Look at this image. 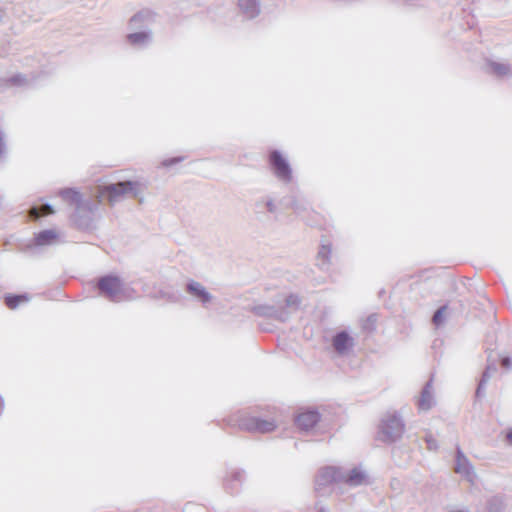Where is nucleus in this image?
Segmentation results:
<instances>
[{"mask_svg": "<svg viewBox=\"0 0 512 512\" xmlns=\"http://www.w3.org/2000/svg\"><path fill=\"white\" fill-rule=\"evenodd\" d=\"M59 195L65 202L74 206L72 222L81 230L92 229L101 203L100 199H83L81 193L74 188L61 189Z\"/></svg>", "mask_w": 512, "mask_h": 512, "instance_id": "f257e3e1", "label": "nucleus"}, {"mask_svg": "<svg viewBox=\"0 0 512 512\" xmlns=\"http://www.w3.org/2000/svg\"><path fill=\"white\" fill-rule=\"evenodd\" d=\"M405 429V424L396 412L385 414L378 426L377 439L385 444L398 441Z\"/></svg>", "mask_w": 512, "mask_h": 512, "instance_id": "f03ea898", "label": "nucleus"}, {"mask_svg": "<svg viewBox=\"0 0 512 512\" xmlns=\"http://www.w3.org/2000/svg\"><path fill=\"white\" fill-rule=\"evenodd\" d=\"M99 294L109 301L122 302L129 299L128 289L122 279L108 274L100 277L96 285Z\"/></svg>", "mask_w": 512, "mask_h": 512, "instance_id": "7ed1b4c3", "label": "nucleus"}, {"mask_svg": "<svg viewBox=\"0 0 512 512\" xmlns=\"http://www.w3.org/2000/svg\"><path fill=\"white\" fill-rule=\"evenodd\" d=\"M268 164L273 176L282 184L293 181V169L288 159L277 149L271 150L268 155Z\"/></svg>", "mask_w": 512, "mask_h": 512, "instance_id": "20e7f679", "label": "nucleus"}, {"mask_svg": "<svg viewBox=\"0 0 512 512\" xmlns=\"http://www.w3.org/2000/svg\"><path fill=\"white\" fill-rule=\"evenodd\" d=\"M142 193V185L138 181H119L104 187L103 194L109 202H117L122 196L130 194L137 198Z\"/></svg>", "mask_w": 512, "mask_h": 512, "instance_id": "39448f33", "label": "nucleus"}, {"mask_svg": "<svg viewBox=\"0 0 512 512\" xmlns=\"http://www.w3.org/2000/svg\"><path fill=\"white\" fill-rule=\"evenodd\" d=\"M253 213L257 221L266 223L277 218L278 206L275 199L269 195L259 197L253 206Z\"/></svg>", "mask_w": 512, "mask_h": 512, "instance_id": "423d86ee", "label": "nucleus"}, {"mask_svg": "<svg viewBox=\"0 0 512 512\" xmlns=\"http://www.w3.org/2000/svg\"><path fill=\"white\" fill-rule=\"evenodd\" d=\"M239 428L248 432L269 433L276 429L272 419H262L256 416H245L239 420Z\"/></svg>", "mask_w": 512, "mask_h": 512, "instance_id": "0eeeda50", "label": "nucleus"}, {"mask_svg": "<svg viewBox=\"0 0 512 512\" xmlns=\"http://www.w3.org/2000/svg\"><path fill=\"white\" fill-rule=\"evenodd\" d=\"M344 470L339 467L327 466L321 468L316 476L315 484L316 490L320 491L322 488L329 486L332 483L342 482Z\"/></svg>", "mask_w": 512, "mask_h": 512, "instance_id": "6e6552de", "label": "nucleus"}, {"mask_svg": "<svg viewBox=\"0 0 512 512\" xmlns=\"http://www.w3.org/2000/svg\"><path fill=\"white\" fill-rule=\"evenodd\" d=\"M185 292L192 298L193 301L201 304L206 308L213 300V295L206 289V287L193 279H189L185 284Z\"/></svg>", "mask_w": 512, "mask_h": 512, "instance_id": "1a4fd4ad", "label": "nucleus"}, {"mask_svg": "<svg viewBox=\"0 0 512 512\" xmlns=\"http://www.w3.org/2000/svg\"><path fill=\"white\" fill-rule=\"evenodd\" d=\"M251 311L259 316L285 322L289 319L290 313L282 305L259 304L252 307Z\"/></svg>", "mask_w": 512, "mask_h": 512, "instance_id": "9d476101", "label": "nucleus"}, {"mask_svg": "<svg viewBox=\"0 0 512 512\" xmlns=\"http://www.w3.org/2000/svg\"><path fill=\"white\" fill-rule=\"evenodd\" d=\"M331 345L339 356L348 355L355 346V339L346 330L336 332L331 339Z\"/></svg>", "mask_w": 512, "mask_h": 512, "instance_id": "9b49d317", "label": "nucleus"}, {"mask_svg": "<svg viewBox=\"0 0 512 512\" xmlns=\"http://www.w3.org/2000/svg\"><path fill=\"white\" fill-rule=\"evenodd\" d=\"M58 240V233L53 229H46L35 234V237L31 243H28L24 247V252L34 253V250L40 246H47L56 243Z\"/></svg>", "mask_w": 512, "mask_h": 512, "instance_id": "f8f14e48", "label": "nucleus"}, {"mask_svg": "<svg viewBox=\"0 0 512 512\" xmlns=\"http://www.w3.org/2000/svg\"><path fill=\"white\" fill-rule=\"evenodd\" d=\"M245 480V471L238 468H233L227 472L224 480L225 489L231 493H237Z\"/></svg>", "mask_w": 512, "mask_h": 512, "instance_id": "ddd939ff", "label": "nucleus"}, {"mask_svg": "<svg viewBox=\"0 0 512 512\" xmlns=\"http://www.w3.org/2000/svg\"><path fill=\"white\" fill-rule=\"evenodd\" d=\"M320 418L317 410H307L297 416L296 425L299 429L308 431L320 421Z\"/></svg>", "mask_w": 512, "mask_h": 512, "instance_id": "4468645a", "label": "nucleus"}, {"mask_svg": "<svg viewBox=\"0 0 512 512\" xmlns=\"http://www.w3.org/2000/svg\"><path fill=\"white\" fill-rule=\"evenodd\" d=\"M434 403L435 401L432 393V380H429L422 388L417 405L420 411H428L433 407Z\"/></svg>", "mask_w": 512, "mask_h": 512, "instance_id": "2eb2a0df", "label": "nucleus"}, {"mask_svg": "<svg viewBox=\"0 0 512 512\" xmlns=\"http://www.w3.org/2000/svg\"><path fill=\"white\" fill-rule=\"evenodd\" d=\"M238 7L246 19H254L260 14L259 0H238Z\"/></svg>", "mask_w": 512, "mask_h": 512, "instance_id": "dca6fc26", "label": "nucleus"}, {"mask_svg": "<svg viewBox=\"0 0 512 512\" xmlns=\"http://www.w3.org/2000/svg\"><path fill=\"white\" fill-rule=\"evenodd\" d=\"M367 475L362 469L355 467L349 471H344L342 482L351 486L357 487L365 482Z\"/></svg>", "mask_w": 512, "mask_h": 512, "instance_id": "f3484780", "label": "nucleus"}, {"mask_svg": "<svg viewBox=\"0 0 512 512\" xmlns=\"http://www.w3.org/2000/svg\"><path fill=\"white\" fill-rule=\"evenodd\" d=\"M332 248L330 243H322L317 256L316 265L323 271H327L331 265Z\"/></svg>", "mask_w": 512, "mask_h": 512, "instance_id": "a211bd4d", "label": "nucleus"}, {"mask_svg": "<svg viewBox=\"0 0 512 512\" xmlns=\"http://www.w3.org/2000/svg\"><path fill=\"white\" fill-rule=\"evenodd\" d=\"M455 470L466 477H470L473 474V466L464 455L460 447H457L456 451V466Z\"/></svg>", "mask_w": 512, "mask_h": 512, "instance_id": "6ab92c4d", "label": "nucleus"}, {"mask_svg": "<svg viewBox=\"0 0 512 512\" xmlns=\"http://www.w3.org/2000/svg\"><path fill=\"white\" fill-rule=\"evenodd\" d=\"M151 41V32L141 30L127 35V42L135 47H144Z\"/></svg>", "mask_w": 512, "mask_h": 512, "instance_id": "aec40b11", "label": "nucleus"}, {"mask_svg": "<svg viewBox=\"0 0 512 512\" xmlns=\"http://www.w3.org/2000/svg\"><path fill=\"white\" fill-rule=\"evenodd\" d=\"M27 83L26 76L21 73L0 78V88L24 87Z\"/></svg>", "mask_w": 512, "mask_h": 512, "instance_id": "412c9836", "label": "nucleus"}, {"mask_svg": "<svg viewBox=\"0 0 512 512\" xmlns=\"http://www.w3.org/2000/svg\"><path fill=\"white\" fill-rule=\"evenodd\" d=\"M489 72L497 77H505L512 75V67L505 62L489 61L487 63Z\"/></svg>", "mask_w": 512, "mask_h": 512, "instance_id": "4be33fe9", "label": "nucleus"}, {"mask_svg": "<svg viewBox=\"0 0 512 512\" xmlns=\"http://www.w3.org/2000/svg\"><path fill=\"white\" fill-rule=\"evenodd\" d=\"M497 371V366L494 362L487 365L485 371L482 374V377L480 379V382L477 386L475 395L477 398H482L485 394V385L489 381L491 377V373H494Z\"/></svg>", "mask_w": 512, "mask_h": 512, "instance_id": "5701e85b", "label": "nucleus"}, {"mask_svg": "<svg viewBox=\"0 0 512 512\" xmlns=\"http://www.w3.org/2000/svg\"><path fill=\"white\" fill-rule=\"evenodd\" d=\"M30 217L32 219H38L42 216L54 213V208L51 204L45 203L41 206H32L29 210Z\"/></svg>", "mask_w": 512, "mask_h": 512, "instance_id": "b1692460", "label": "nucleus"}, {"mask_svg": "<svg viewBox=\"0 0 512 512\" xmlns=\"http://www.w3.org/2000/svg\"><path fill=\"white\" fill-rule=\"evenodd\" d=\"M29 297L26 293L24 294H8L4 298L5 305L10 309H15L22 302H28Z\"/></svg>", "mask_w": 512, "mask_h": 512, "instance_id": "393cba45", "label": "nucleus"}, {"mask_svg": "<svg viewBox=\"0 0 512 512\" xmlns=\"http://www.w3.org/2000/svg\"><path fill=\"white\" fill-rule=\"evenodd\" d=\"M505 508L503 498L500 496H493L487 501L488 512H502Z\"/></svg>", "mask_w": 512, "mask_h": 512, "instance_id": "a878e982", "label": "nucleus"}, {"mask_svg": "<svg viewBox=\"0 0 512 512\" xmlns=\"http://www.w3.org/2000/svg\"><path fill=\"white\" fill-rule=\"evenodd\" d=\"M290 207L298 215H301L302 213L310 209L309 203L299 198H293V200L290 203Z\"/></svg>", "mask_w": 512, "mask_h": 512, "instance_id": "bb28decb", "label": "nucleus"}, {"mask_svg": "<svg viewBox=\"0 0 512 512\" xmlns=\"http://www.w3.org/2000/svg\"><path fill=\"white\" fill-rule=\"evenodd\" d=\"M150 18H151V13L149 11H141V12L135 14L130 19V26H131V28H137L138 23L147 21Z\"/></svg>", "mask_w": 512, "mask_h": 512, "instance_id": "cd10ccee", "label": "nucleus"}, {"mask_svg": "<svg viewBox=\"0 0 512 512\" xmlns=\"http://www.w3.org/2000/svg\"><path fill=\"white\" fill-rule=\"evenodd\" d=\"M446 309H447V305H443L435 311V313L432 317V322L434 325L440 326L444 323Z\"/></svg>", "mask_w": 512, "mask_h": 512, "instance_id": "c85d7f7f", "label": "nucleus"}, {"mask_svg": "<svg viewBox=\"0 0 512 512\" xmlns=\"http://www.w3.org/2000/svg\"><path fill=\"white\" fill-rule=\"evenodd\" d=\"M301 303V299L298 295L296 294H289L286 298H285V308H293L294 310H296L299 305Z\"/></svg>", "mask_w": 512, "mask_h": 512, "instance_id": "c756f323", "label": "nucleus"}, {"mask_svg": "<svg viewBox=\"0 0 512 512\" xmlns=\"http://www.w3.org/2000/svg\"><path fill=\"white\" fill-rule=\"evenodd\" d=\"M184 159H185L184 156H177V157L167 158V159H164L161 162V166L165 167V168H168V167H171L173 165H176V164L182 162Z\"/></svg>", "mask_w": 512, "mask_h": 512, "instance_id": "7c9ffc66", "label": "nucleus"}, {"mask_svg": "<svg viewBox=\"0 0 512 512\" xmlns=\"http://www.w3.org/2000/svg\"><path fill=\"white\" fill-rule=\"evenodd\" d=\"M425 441L427 443V448L429 450H437L438 448V442L436 439H434L431 435H427L425 437Z\"/></svg>", "mask_w": 512, "mask_h": 512, "instance_id": "2f4dec72", "label": "nucleus"}, {"mask_svg": "<svg viewBox=\"0 0 512 512\" xmlns=\"http://www.w3.org/2000/svg\"><path fill=\"white\" fill-rule=\"evenodd\" d=\"M5 152H6V143L4 140V134L2 131H0V159L3 157Z\"/></svg>", "mask_w": 512, "mask_h": 512, "instance_id": "473e14b6", "label": "nucleus"}, {"mask_svg": "<svg viewBox=\"0 0 512 512\" xmlns=\"http://www.w3.org/2000/svg\"><path fill=\"white\" fill-rule=\"evenodd\" d=\"M501 365L506 369L512 368V359L509 356L502 357Z\"/></svg>", "mask_w": 512, "mask_h": 512, "instance_id": "72a5a7b5", "label": "nucleus"}, {"mask_svg": "<svg viewBox=\"0 0 512 512\" xmlns=\"http://www.w3.org/2000/svg\"><path fill=\"white\" fill-rule=\"evenodd\" d=\"M507 440L512 444V428L507 432Z\"/></svg>", "mask_w": 512, "mask_h": 512, "instance_id": "f704fd0d", "label": "nucleus"}, {"mask_svg": "<svg viewBox=\"0 0 512 512\" xmlns=\"http://www.w3.org/2000/svg\"><path fill=\"white\" fill-rule=\"evenodd\" d=\"M317 512H329V510L327 508L321 506V507L317 508Z\"/></svg>", "mask_w": 512, "mask_h": 512, "instance_id": "c9c22d12", "label": "nucleus"}, {"mask_svg": "<svg viewBox=\"0 0 512 512\" xmlns=\"http://www.w3.org/2000/svg\"><path fill=\"white\" fill-rule=\"evenodd\" d=\"M4 17V11L0 8V22H2Z\"/></svg>", "mask_w": 512, "mask_h": 512, "instance_id": "e433bc0d", "label": "nucleus"}, {"mask_svg": "<svg viewBox=\"0 0 512 512\" xmlns=\"http://www.w3.org/2000/svg\"><path fill=\"white\" fill-rule=\"evenodd\" d=\"M451 512H469L467 510H454V511H451Z\"/></svg>", "mask_w": 512, "mask_h": 512, "instance_id": "4c0bfd02", "label": "nucleus"}]
</instances>
